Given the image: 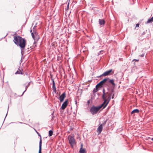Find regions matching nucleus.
Returning a JSON list of instances; mask_svg holds the SVG:
<instances>
[{"label": "nucleus", "mask_w": 153, "mask_h": 153, "mask_svg": "<svg viewBox=\"0 0 153 153\" xmlns=\"http://www.w3.org/2000/svg\"><path fill=\"white\" fill-rule=\"evenodd\" d=\"M13 41L15 44L21 47V53L22 54H23L24 52V48L26 45L25 39L19 36H15L14 37Z\"/></svg>", "instance_id": "1"}, {"label": "nucleus", "mask_w": 153, "mask_h": 153, "mask_svg": "<svg viewBox=\"0 0 153 153\" xmlns=\"http://www.w3.org/2000/svg\"><path fill=\"white\" fill-rule=\"evenodd\" d=\"M102 99L104 101L102 104L98 106L100 109L102 107L103 108H105L110 100V98L109 97H108V98H102Z\"/></svg>", "instance_id": "2"}, {"label": "nucleus", "mask_w": 153, "mask_h": 153, "mask_svg": "<svg viewBox=\"0 0 153 153\" xmlns=\"http://www.w3.org/2000/svg\"><path fill=\"white\" fill-rule=\"evenodd\" d=\"M30 32L31 33V36L34 40V43H35L39 39V36L35 31H34L33 30V32H32V30L31 29Z\"/></svg>", "instance_id": "3"}, {"label": "nucleus", "mask_w": 153, "mask_h": 153, "mask_svg": "<svg viewBox=\"0 0 153 153\" xmlns=\"http://www.w3.org/2000/svg\"><path fill=\"white\" fill-rule=\"evenodd\" d=\"M69 143L71 145V147L73 148L76 143L74 137L69 135L68 137Z\"/></svg>", "instance_id": "4"}, {"label": "nucleus", "mask_w": 153, "mask_h": 153, "mask_svg": "<svg viewBox=\"0 0 153 153\" xmlns=\"http://www.w3.org/2000/svg\"><path fill=\"white\" fill-rule=\"evenodd\" d=\"M107 79L105 78L96 85V88L97 91H95L96 92H97L98 91L97 89L98 88H101L104 84L105 83L106 84V82H107Z\"/></svg>", "instance_id": "5"}, {"label": "nucleus", "mask_w": 153, "mask_h": 153, "mask_svg": "<svg viewBox=\"0 0 153 153\" xmlns=\"http://www.w3.org/2000/svg\"><path fill=\"white\" fill-rule=\"evenodd\" d=\"M100 109L98 106L95 107L93 106L91 107L90 109V112L92 114H96Z\"/></svg>", "instance_id": "6"}, {"label": "nucleus", "mask_w": 153, "mask_h": 153, "mask_svg": "<svg viewBox=\"0 0 153 153\" xmlns=\"http://www.w3.org/2000/svg\"><path fill=\"white\" fill-rule=\"evenodd\" d=\"M106 94H107V96H106V97L108 98V97H109L110 98L111 100V97L112 96V98H114V95L115 94V92L113 89H112L109 93L108 92H106Z\"/></svg>", "instance_id": "7"}, {"label": "nucleus", "mask_w": 153, "mask_h": 153, "mask_svg": "<svg viewBox=\"0 0 153 153\" xmlns=\"http://www.w3.org/2000/svg\"><path fill=\"white\" fill-rule=\"evenodd\" d=\"M107 79V82H106V85H108V83H110L113 86H114L115 84L114 82V80L113 79H110L108 78H105Z\"/></svg>", "instance_id": "8"}, {"label": "nucleus", "mask_w": 153, "mask_h": 153, "mask_svg": "<svg viewBox=\"0 0 153 153\" xmlns=\"http://www.w3.org/2000/svg\"><path fill=\"white\" fill-rule=\"evenodd\" d=\"M112 71V69H110L105 71L102 75H100V77L101 76H106L110 75Z\"/></svg>", "instance_id": "9"}, {"label": "nucleus", "mask_w": 153, "mask_h": 153, "mask_svg": "<svg viewBox=\"0 0 153 153\" xmlns=\"http://www.w3.org/2000/svg\"><path fill=\"white\" fill-rule=\"evenodd\" d=\"M68 100H66L65 102L62 104L61 108L62 109H65L68 105Z\"/></svg>", "instance_id": "10"}, {"label": "nucleus", "mask_w": 153, "mask_h": 153, "mask_svg": "<svg viewBox=\"0 0 153 153\" xmlns=\"http://www.w3.org/2000/svg\"><path fill=\"white\" fill-rule=\"evenodd\" d=\"M65 97V92L63 93L62 94L60 95L59 99L60 102H62L63 101Z\"/></svg>", "instance_id": "11"}, {"label": "nucleus", "mask_w": 153, "mask_h": 153, "mask_svg": "<svg viewBox=\"0 0 153 153\" xmlns=\"http://www.w3.org/2000/svg\"><path fill=\"white\" fill-rule=\"evenodd\" d=\"M53 82V86H52V89L53 90V92L55 93H56V89L55 85V83L54 81V80L53 79H52Z\"/></svg>", "instance_id": "12"}, {"label": "nucleus", "mask_w": 153, "mask_h": 153, "mask_svg": "<svg viewBox=\"0 0 153 153\" xmlns=\"http://www.w3.org/2000/svg\"><path fill=\"white\" fill-rule=\"evenodd\" d=\"M40 136V141L39 142V153H42L41 150H42V139L41 137Z\"/></svg>", "instance_id": "13"}, {"label": "nucleus", "mask_w": 153, "mask_h": 153, "mask_svg": "<svg viewBox=\"0 0 153 153\" xmlns=\"http://www.w3.org/2000/svg\"><path fill=\"white\" fill-rule=\"evenodd\" d=\"M102 129V124H101L97 128V132H98L99 134L100 133Z\"/></svg>", "instance_id": "14"}, {"label": "nucleus", "mask_w": 153, "mask_h": 153, "mask_svg": "<svg viewBox=\"0 0 153 153\" xmlns=\"http://www.w3.org/2000/svg\"><path fill=\"white\" fill-rule=\"evenodd\" d=\"M99 22L100 25H103L105 23V21L103 19H99Z\"/></svg>", "instance_id": "15"}, {"label": "nucleus", "mask_w": 153, "mask_h": 153, "mask_svg": "<svg viewBox=\"0 0 153 153\" xmlns=\"http://www.w3.org/2000/svg\"><path fill=\"white\" fill-rule=\"evenodd\" d=\"M103 94L102 96V98H106V95L107 94L106 93H105V89L104 88L103 89Z\"/></svg>", "instance_id": "16"}, {"label": "nucleus", "mask_w": 153, "mask_h": 153, "mask_svg": "<svg viewBox=\"0 0 153 153\" xmlns=\"http://www.w3.org/2000/svg\"><path fill=\"white\" fill-rule=\"evenodd\" d=\"M30 85V82L28 83H26L25 84V90L23 92V94H24V93H25V92L26 91L27 88H28V87Z\"/></svg>", "instance_id": "17"}, {"label": "nucleus", "mask_w": 153, "mask_h": 153, "mask_svg": "<svg viewBox=\"0 0 153 153\" xmlns=\"http://www.w3.org/2000/svg\"><path fill=\"white\" fill-rule=\"evenodd\" d=\"M139 112V110L137 109H136L133 110L131 112V114H133L134 113H138Z\"/></svg>", "instance_id": "18"}, {"label": "nucleus", "mask_w": 153, "mask_h": 153, "mask_svg": "<svg viewBox=\"0 0 153 153\" xmlns=\"http://www.w3.org/2000/svg\"><path fill=\"white\" fill-rule=\"evenodd\" d=\"M153 22V19L152 18L148 19V21L146 22V23H152Z\"/></svg>", "instance_id": "19"}, {"label": "nucleus", "mask_w": 153, "mask_h": 153, "mask_svg": "<svg viewBox=\"0 0 153 153\" xmlns=\"http://www.w3.org/2000/svg\"><path fill=\"white\" fill-rule=\"evenodd\" d=\"M79 152L80 153H86L85 149L83 148L80 149Z\"/></svg>", "instance_id": "20"}, {"label": "nucleus", "mask_w": 153, "mask_h": 153, "mask_svg": "<svg viewBox=\"0 0 153 153\" xmlns=\"http://www.w3.org/2000/svg\"><path fill=\"white\" fill-rule=\"evenodd\" d=\"M53 134V132L52 130H50L49 131V137L52 136Z\"/></svg>", "instance_id": "21"}, {"label": "nucleus", "mask_w": 153, "mask_h": 153, "mask_svg": "<svg viewBox=\"0 0 153 153\" xmlns=\"http://www.w3.org/2000/svg\"><path fill=\"white\" fill-rule=\"evenodd\" d=\"M20 72L18 71H17L16 73H15V74H20Z\"/></svg>", "instance_id": "22"}, {"label": "nucleus", "mask_w": 153, "mask_h": 153, "mask_svg": "<svg viewBox=\"0 0 153 153\" xmlns=\"http://www.w3.org/2000/svg\"><path fill=\"white\" fill-rule=\"evenodd\" d=\"M83 144L82 143H81V147L80 149L83 148Z\"/></svg>", "instance_id": "23"}, {"label": "nucleus", "mask_w": 153, "mask_h": 153, "mask_svg": "<svg viewBox=\"0 0 153 153\" xmlns=\"http://www.w3.org/2000/svg\"><path fill=\"white\" fill-rule=\"evenodd\" d=\"M139 24H137L136 25V27H138L139 26Z\"/></svg>", "instance_id": "24"}, {"label": "nucleus", "mask_w": 153, "mask_h": 153, "mask_svg": "<svg viewBox=\"0 0 153 153\" xmlns=\"http://www.w3.org/2000/svg\"><path fill=\"white\" fill-rule=\"evenodd\" d=\"M103 52V51H101L99 53H98V54L99 55V54H100V53H101V52Z\"/></svg>", "instance_id": "25"}, {"label": "nucleus", "mask_w": 153, "mask_h": 153, "mask_svg": "<svg viewBox=\"0 0 153 153\" xmlns=\"http://www.w3.org/2000/svg\"><path fill=\"white\" fill-rule=\"evenodd\" d=\"M75 104L76 105V106H77V101L76 100L75 101Z\"/></svg>", "instance_id": "26"}, {"label": "nucleus", "mask_w": 153, "mask_h": 153, "mask_svg": "<svg viewBox=\"0 0 153 153\" xmlns=\"http://www.w3.org/2000/svg\"><path fill=\"white\" fill-rule=\"evenodd\" d=\"M19 123H21V124L22 123H22V122H19Z\"/></svg>", "instance_id": "27"}, {"label": "nucleus", "mask_w": 153, "mask_h": 153, "mask_svg": "<svg viewBox=\"0 0 153 153\" xmlns=\"http://www.w3.org/2000/svg\"><path fill=\"white\" fill-rule=\"evenodd\" d=\"M151 140L153 141V138H151Z\"/></svg>", "instance_id": "28"}, {"label": "nucleus", "mask_w": 153, "mask_h": 153, "mask_svg": "<svg viewBox=\"0 0 153 153\" xmlns=\"http://www.w3.org/2000/svg\"><path fill=\"white\" fill-rule=\"evenodd\" d=\"M35 27V26H34V27L33 28V30L34 29Z\"/></svg>", "instance_id": "29"}, {"label": "nucleus", "mask_w": 153, "mask_h": 153, "mask_svg": "<svg viewBox=\"0 0 153 153\" xmlns=\"http://www.w3.org/2000/svg\"><path fill=\"white\" fill-rule=\"evenodd\" d=\"M88 103H89V100H88Z\"/></svg>", "instance_id": "30"}, {"label": "nucleus", "mask_w": 153, "mask_h": 153, "mask_svg": "<svg viewBox=\"0 0 153 153\" xmlns=\"http://www.w3.org/2000/svg\"><path fill=\"white\" fill-rule=\"evenodd\" d=\"M144 34V33H142V34H143V35Z\"/></svg>", "instance_id": "31"}, {"label": "nucleus", "mask_w": 153, "mask_h": 153, "mask_svg": "<svg viewBox=\"0 0 153 153\" xmlns=\"http://www.w3.org/2000/svg\"><path fill=\"white\" fill-rule=\"evenodd\" d=\"M68 6H69V4H68Z\"/></svg>", "instance_id": "32"}, {"label": "nucleus", "mask_w": 153, "mask_h": 153, "mask_svg": "<svg viewBox=\"0 0 153 153\" xmlns=\"http://www.w3.org/2000/svg\"><path fill=\"white\" fill-rule=\"evenodd\" d=\"M9 107H8V110Z\"/></svg>", "instance_id": "33"}, {"label": "nucleus", "mask_w": 153, "mask_h": 153, "mask_svg": "<svg viewBox=\"0 0 153 153\" xmlns=\"http://www.w3.org/2000/svg\"><path fill=\"white\" fill-rule=\"evenodd\" d=\"M152 18L153 19V17H152Z\"/></svg>", "instance_id": "34"}, {"label": "nucleus", "mask_w": 153, "mask_h": 153, "mask_svg": "<svg viewBox=\"0 0 153 153\" xmlns=\"http://www.w3.org/2000/svg\"><path fill=\"white\" fill-rule=\"evenodd\" d=\"M7 115V113L6 114V116Z\"/></svg>", "instance_id": "35"}]
</instances>
